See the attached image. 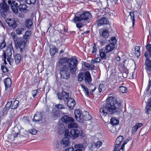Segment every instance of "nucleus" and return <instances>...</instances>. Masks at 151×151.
Returning <instances> with one entry per match:
<instances>
[{"label":"nucleus","instance_id":"nucleus-1","mask_svg":"<svg viewBox=\"0 0 151 151\" xmlns=\"http://www.w3.org/2000/svg\"><path fill=\"white\" fill-rule=\"evenodd\" d=\"M122 107V103L117 101V99L113 97L110 96L106 99V102L104 104L103 107L100 110L101 115L106 116L108 112L110 114H118L119 110Z\"/></svg>","mask_w":151,"mask_h":151},{"label":"nucleus","instance_id":"nucleus-2","mask_svg":"<svg viewBox=\"0 0 151 151\" xmlns=\"http://www.w3.org/2000/svg\"><path fill=\"white\" fill-rule=\"evenodd\" d=\"M78 60L75 58H72L69 60L65 65L61 66L60 69V74L61 78L66 80L70 78L69 70L72 74L74 73L77 69Z\"/></svg>","mask_w":151,"mask_h":151},{"label":"nucleus","instance_id":"nucleus-3","mask_svg":"<svg viewBox=\"0 0 151 151\" xmlns=\"http://www.w3.org/2000/svg\"><path fill=\"white\" fill-rule=\"evenodd\" d=\"M11 35L14 38L16 48L19 49L22 52L24 49L25 44L27 41V40L17 37L15 33L14 32H11Z\"/></svg>","mask_w":151,"mask_h":151},{"label":"nucleus","instance_id":"nucleus-4","mask_svg":"<svg viewBox=\"0 0 151 151\" xmlns=\"http://www.w3.org/2000/svg\"><path fill=\"white\" fill-rule=\"evenodd\" d=\"M91 17V14L87 12H84L82 14L76 13L75 14L74 19L72 20L74 22L76 23L77 22L86 20Z\"/></svg>","mask_w":151,"mask_h":151},{"label":"nucleus","instance_id":"nucleus-5","mask_svg":"<svg viewBox=\"0 0 151 151\" xmlns=\"http://www.w3.org/2000/svg\"><path fill=\"white\" fill-rule=\"evenodd\" d=\"M12 50L10 48H7L6 51L5 52H4L3 54L2 55V57H3L4 63L6 64V59L9 64L12 65L13 62V60L12 58Z\"/></svg>","mask_w":151,"mask_h":151},{"label":"nucleus","instance_id":"nucleus-6","mask_svg":"<svg viewBox=\"0 0 151 151\" xmlns=\"http://www.w3.org/2000/svg\"><path fill=\"white\" fill-rule=\"evenodd\" d=\"M109 41L110 43L106 45L105 49V51L106 53L111 52L114 49L115 47L116 40L114 37H112Z\"/></svg>","mask_w":151,"mask_h":151},{"label":"nucleus","instance_id":"nucleus-7","mask_svg":"<svg viewBox=\"0 0 151 151\" xmlns=\"http://www.w3.org/2000/svg\"><path fill=\"white\" fill-rule=\"evenodd\" d=\"M9 6L4 2L0 4V12L2 17L3 18H6L9 13Z\"/></svg>","mask_w":151,"mask_h":151},{"label":"nucleus","instance_id":"nucleus-8","mask_svg":"<svg viewBox=\"0 0 151 151\" xmlns=\"http://www.w3.org/2000/svg\"><path fill=\"white\" fill-rule=\"evenodd\" d=\"M123 139V137L122 136H119L117 138L115 142V146L113 151H124V147L122 146L119 149Z\"/></svg>","mask_w":151,"mask_h":151},{"label":"nucleus","instance_id":"nucleus-9","mask_svg":"<svg viewBox=\"0 0 151 151\" xmlns=\"http://www.w3.org/2000/svg\"><path fill=\"white\" fill-rule=\"evenodd\" d=\"M8 3L9 4H11V8L13 12L15 14L17 13L19 6L18 3L13 0H9Z\"/></svg>","mask_w":151,"mask_h":151},{"label":"nucleus","instance_id":"nucleus-10","mask_svg":"<svg viewBox=\"0 0 151 151\" xmlns=\"http://www.w3.org/2000/svg\"><path fill=\"white\" fill-rule=\"evenodd\" d=\"M82 116L84 118L81 119L79 118L77 119V121L80 122H83L84 121H87L90 120L91 118L90 115L89 114V113L87 111H84L82 113Z\"/></svg>","mask_w":151,"mask_h":151},{"label":"nucleus","instance_id":"nucleus-11","mask_svg":"<svg viewBox=\"0 0 151 151\" xmlns=\"http://www.w3.org/2000/svg\"><path fill=\"white\" fill-rule=\"evenodd\" d=\"M6 22L9 26L11 27L13 29H15L17 26L15 19L14 18L7 19L6 20Z\"/></svg>","mask_w":151,"mask_h":151},{"label":"nucleus","instance_id":"nucleus-12","mask_svg":"<svg viewBox=\"0 0 151 151\" xmlns=\"http://www.w3.org/2000/svg\"><path fill=\"white\" fill-rule=\"evenodd\" d=\"M4 83L5 85V90L7 92H10L12 91L11 85L12 81L9 78H7L4 81Z\"/></svg>","mask_w":151,"mask_h":151},{"label":"nucleus","instance_id":"nucleus-13","mask_svg":"<svg viewBox=\"0 0 151 151\" xmlns=\"http://www.w3.org/2000/svg\"><path fill=\"white\" fill-rule=\"evenodd\" d=\"M68 128L72 129L70 130V132H80V131L76 128H78V126L76 123H71L68 124Z\"/></svg>","mask_w":151,"mask_h":151},{"label":"nucleus","instance_id":"nucleus-14","mask_svg":"<svg viewBox=\"0 0 151 151\" xmlns=\"http://www.w3.org/2000/svg\"><path fill=\"white\" fill-rule=\"evenodd\" d=\"M86 144L87 142H85L83 144H79L75 145L74 146L75 148L77 149L74 151H82L84 150Z\"/></svg>","mask_w":151,"mask_h":151},{"label":"nucleus","instance_id":"nucleus-15","mask_svg":"<svg viewBox=\"0 0 151 151\" xmlns=\"http://www.w3.org/2000/svg\"><path fill=\"white\" fill-rule=\"evenodd\" d=\"M28 6L25 4H20L19 6V10L22 13H26L28 11Z\"/></svg>","mask_w":151,"mask_h":151},{"label":"nucleus","instance_id":"nucleus-16","mask_svg":"<svg viewBox=\"0 0 151 151\" xmlns=\"http://www.w3.org/2000/svg\"><path fill=\"white\" fill-rule=\"evenodd\" d=\"M69 137H63L60 142L61 145H63V147H66L69 146L70 143L69 141Z\"/></svg>","mask_w":151,"mask_h":151},{"label":"nucleus","instance_id":"nucleus-17","mask_svg":"<svg viewBox=\"0 0 151 151\" xmlns=\"http://www.w3.org/2000/svg\"><path fill=\"white\" fill-rule=\"evenodd\" d=\"M67 104L70 109H72L76 104V102L74 99L70 98L68 99Z\"/></svg>","mask_w":151,"mask_h":151},{"label":"nucleus","instance_id":"nucleus-18","mask_svg":"<svg viewBox=\"0 0 151 151\" xmlns=\"http://www.w3.org/2000/svg\"><path fill=\"white\" fill-rule=\"evenodd\" d=\"M84 76V80L85 83H90L91 81V75L90 73L88 71H86L85 73Z\"/></svg>","mask_w":151,"mask_h":151},{"label":"nucleus","instance_id":"nucleus-19","mask_svg":"<svg viewBox=\"0 0 151 151\" xmlns=\"http://www.w3.org/2000/svg\"><path fill=\"white\" fill-rule=\"evenodd\" d=\"M64 135L72 139H75L78 136L79 134L77 133H65Z\"/></svg>","mask_w":151,"mask_h":151},{"label":"nucleus","instance_id":"nucleus-20","mask_svg":"<svg viewBox=\"0 0 151 151\" xmlns=\"http://www.w3.org/2000/svg\"><path fill=\"white\" fill-rule=\"evenodd\" d=\"M109 21L107 18L105 17H102L101 19H99L97 22L98 26L106 24L108 23Z\"/></svg>","mask_w":151,"mask_h":151},{"label":"nucleus","instance_id":"nucleus-21","mask_svg":"<svg viewBox=\"0 0 151 151\" xmlns=\"http://www.w3.org/2000/svg\"><path fill=\"white\" fill-rule=\"evenodd\" d=\"M62 121L65 123H67L70 122H73L74 120L71 117L67 115H64L62 117Z\"/></svg>","mask_w":151,"mask_h":151},{"label":"nucleus","instance_id":"nucleus-22","mask_svg":"<svg viewBox=\"0 0 151 151\" xmlns=\"http://www.w3.org/2000/svg\"><path fill=\"white\" fill-rule=\"evenodd\" d=\"M42 119V117L41 113L40 112H37L34 116L33 119V121L39 122L41 121Z\"/></svg>","mask_w":151,"mask_h":151},{"label":"nucleus","instance_id":"nucleus-23","mask_svg":"<svg viewBox=\"0 0 151 151\" xmlns=\"http://www.w3.org/2000/svg\"><path fill=\"white\" fill-rule=\"evenodd\" d=\"M50 53L52 56H53L55 53L57 52L58 50L55 46L53 45H51L50 47Z\"/></svg>","mask_w":151,"mask_h":151},{"label":"nucleus","instance_id":"nucleus-24","mask_svg":"<svg viewBox=\"0 0 151 151\" xmlns=\"http://www.w3.org/2000/svg\"><path fill=\"white\" fill-rule=\"evenodd\" d=\"M134 14L133 12H130L129 15L128 16L127 18L126 19V20L127 21L128 19H130L132 22V27H134V24L135 20L134 17Z\"/></svg>","mask_w":151,"mask_h":151},{"label":"nucleus","instance_id":"nucleus-25","mask_svg":"<svg viewBox=\"0 0 151 151\" xmlns=\"http://www.w3.org/2000/svg\"><path fill=\"white\" fill-rule=\"evenodd\" d=\"M145 68L148 70H151V61L149 59H146L145 62Z\"/></svg>","mask_w":151,"mask_h":151},{"label":"nucleus","instance_id":"nucleus-26","mask_svg":"<svg viewBox=\"0 0 151 151\" xmlns=\"http://www.w3.org/2000/svg\"><path fill=\"white\" fill-rule=\"evenodd\" d=\"M100 36H102L105 38H107L109 35V32L107 30H104L102 32H100Z\"/></svg>","mask_w":151,"mask_h":151},{"label":"nucleus","instance_id":"nucleus-27","mask_svg":"<svg viewBox=\"0 0 151 151\" xmlns=\"http://www.w3.org/2000/svg\"><path fill=\"white\" fill-rule=\"evenodd\" d=\"M25 28L24 27H18L16 29V32L17 34L18 35L22 34L25 30Z\"/></svg>","mask_w":151,"mask_h":151},{"label":"nucleus","instance_id":"nucleus-28","mask_svg":"<svg viewBox=\"0 0 151 151\" xmlns=\"http://www.w3.org/2000/svg\"><path fill=\"white\" fill-rule=\"evenodd\" d=\"M99 52L100 56L101 59H105L107 57L106 54L107 53H106L105 50L104 51L102 49H101L99 50Z\"/></svg>","mask_w":151,"mask_h":151},{"label":"nucleus","instance_id":"nucleus-29","mask_svg":"<svg viewBox=\"0 0 151 151\" xmlns=\"http://www.w3.org/2000/svg\"><path fill=\"white\" fill-rule=\"evenodd\" d=\"M111 124L112 126H116L119 123V121L114 118H112L110 120Z\"/></svg>","mask_w":151,"mask_h":151},{"label":"nucleus","instance_id":"nucleus-30","mask_svg":"<svg viewBox=\"0 0 151 151\" xmlns=\"http://www.w3.org/2000/svg\"><path fill=\"white\" fill-rule=\"evenodd\" d=\"M25 26L28 28H30L32 25V20L30 19L26 20L25 21Z\"/></svg>","mask_w":151,"mask_h":151},{"label":"nucleus","instance_id":"nucleus-31","mask_svg":"<svg viewBox=\"0 0 151 151\" xmlns=\"http://www.w3.org/2000/svg\"><path fill=\"white\" fill-rule=\"evenodd\" d=\"M19 101L17 100L14 101V102L12 101V104L11 109H14L16 108L19 104Z\"/></svg>","mask_w":151,"mask_h":151},{"label":"nucleus","instance_id":"nucleus-32","mask_svg":"<svg viewBox=\"0 0 151 151\" xmlns=\"http://www.w3.org/2000/svg\"><path fill=\"white\" fill-rule=\"evenodd\" d=\"M63 99L64 101H66L69 97V94L64 91H62Z\"/></svg>","mask_w":151,"mask_h":151},{"label":"nucleus","instance_id":"nucleus-33","mask_svg":"<svg viewBox=\"0 0 151 151\" xmlns=\"http://www.w3.org/2000/svg\"><path fill=\"white\" fill-rule=\"evenodd\" d=\"M102 145V142L100 141H98L96 142H93V145H92L91 147H93L96 148H99Z\"/></svg>","mask_w":151,"mask_h":151},{"label":"nucleus","instance_id":"nucleus-34","mask_svg":"<svg viewBox=\"0 0 151 151\" xmlns=\"http://www.w3.org/2000/svg\"><path fill=\"white\" fill-rule=\"evenodd\" d=\"M81 114V112L80 110L79 109H76L74 111V114L75 118L77 121L78 118H79V117H80V115ZM79 118L81 119L80 118Z\"/></svg>","mask_w":151,"mask_h":151},{"label":"nucleus","instance_id":"nucleus-35","mask_svg":"<svg viewBox=\"0 0 151 151\" xmlns=\"http://www.w3.org/2000/svg\"><path fill=\"white\" fill-rule=\"evenodd\" d=\"M135 55L137 58H139L140 55V47L136 46L135 48Z\"/></svg>","mask_w":151,"mask_h":151},{"label":"nucleus","instance_id":"nucleus-36","mask_svg":"<svg viewBox=\"0 0 151 151\" xmlns=\"http://www.w3.org/2000/svg\"><path fill=\"white\" fill-rule=\"evenodd\" d=\"M81 87L83 89V91L85 93L86 95L88 97L89 94V92L88 88L83 84H81Z\"/></svg>","mask_w":151,"mask_h":151},{"label":"nucleus","instance_id":"nucleus-37","mask_svg":"<svg viewBox=\"0 0 151 151\" xmlns=\"http://www.w3.org/2000/svg\"><path fill=\"white\" fill-rule=\"evenodd\" d=\"M21 55L19 54H17L15 57V62L16 64H18L20 62L21 59Z\"/></svg>","mask_w":151,"mask_h":151},{"label":"nucleus","instance_id":"nucleus-38","mask_svg":"<svg viewBox=\"0 0 151 151\" xmlns=\"http://www.w3.org/2000/svg\"><path fill=\"white\" fill-rule=\"evenodd\" d=\"M18 135V134L17 133H15L14 134H9V136L8 137L11 139L12 140H14V138L17 137Z\"/></svg>","mask_w":151,"mask_h":151},{"label":"nucleus","instance_id":"nucleus-39","mask_svg":"<svg viewBox=\"0 0 151 151\" xmlns=\"http://www.w3.org/2000/svg\"><path fill=\"white\" fill-rule=\"evenodd\" d=\"M84 65L86 67L90 70H92L94 67V65H93L92 64H89L87 63H85Z\"/></svg>","mask_w":151,"mask_h":151},{"label":"nucleus","instance_id":"nucleus-40","mask_svg":"<svg viewBox=\"0 0 151 151\" xmlns=\"http://www.w3.org/2000/svg\"><path fill=\"white\" fill-rule=\"evenodd\" d=\"M31 35V32L29 31H27L25 32V35L23 37L24 38H22V39H26L27 41L26 43L27 42V37H29Z\"/></svg>","mask_w":151,"mask_h":151},{"label":"nucleus","instance_id":"nucleus-41","mask_svg":"<svg viewBox=\"0 0 151 151\" xmlns=\"http://www.w3.org/2000/svg\"><path fill=\"white\" fill-rule=\"evenodd\" d=\"M78 81H79L81 82L83 79L84 78L83 73H80L78 75Z\"/></svg>","mask_w":151,"mask_h":151},{"label":"nucleus","instance_id":"nucleus-42","mask_svg":"<svg viewBox=\"0 0 151 151\" xmlns=\"http://www.w3.org/2000/svg\"><path fill=\"white\" fill-rule=\"evenodd\" d=\"M6 46V44L5 41L3 40L2 42L0 43V48L1 49L5 48Z\"/></svg>","mask_w":151,"mask_h":151},{"label":"nucleus","instance_id":"nucleus-43","mask_svg":"<svg viewBox=\"0 0 151 151\" xmlns=\"http://www.w3.org/2000/svg\"><path fill=\"white\" fill-rule=\"evenodd\" d=\"M76 27L78 28H80L83 26V24L80 22H77L76 23Z\"/></svg>","mask_w":151,"mask_h":151},{"label":"nucleus","instance_id":"nucleus-44","mask_svg":"<svg viewBox=\"0 0 151 151\" xmlns=\"http://www.w3.org/2000/svg\"><path fill=\"white\" fill-rule=\"evenodd\" d=\"M126 88L123 86H121L119 87V91L120 92L125 93L126 91Z\"/></svg>","mask_w":151,"mask_h":151},{"label":"nucleus","instance_id":"nucleus-45","mask_svg":"<svg viewBox=\"0 0 151 151\" xmlns=\"http://www.w3.org/2000/svg\"><path fill=\"white\" fill-rule=\"evenodd\" d=\"M55 107L59 109H63L65 108V106L62 104H57L55 105Z\"/></svg>","mask_w":151,"mask_h":151},{"label":"nucleus","instance_id":"nucleus-46","mask_svg":"<svg viewBox=\"0 0 151 151\" xmlns=\"http://www.w3.org/2000/svg\"><path fill=\"white\" fill-rule=\"evenodd\" d=\"M60 128H61V129H60V127L59 128V130L60 132H64L63 130L65 129V127L63 125H61L60 126ZM69 132L68 131V130L66 129L65 130L64 132Z\"/></svg>","mask_w":151,"mask_h":151},{"label":"nucleus","instance_id":"nucleus-47","mask_svg":"<svg viewBox=\"0 0 151 151\" xmlns=\"http://www.w3.org/2000/svg\"><path fill=\"white\" fill-rule=\"evenodd\" d=\"M97 50V47L96 45L95 44H93V49L92 51V53L93 54H96V52Z\"/></svg>","mask_w":151,"mask_h":151},{"label":"nucleus","instance_id":"nucleus-48","mask_svg":"<svg viewBox=\"0 0 151 151\" xmlns=\"http://www.w3.org/2000/svg\"><path fill=\"white\" fill-rule=\"evenodd\" d=\"M36 0H26V2L28 4H34Z\"/></svg>","mask_w":151,"mask_h":151},{"label":"nucleus","instance_id":"nucleus-49","mask_svg":"<svg viewBox=\"0 0 151 151\" xmlns=\"http://www.w3.org/2000/svg\"><path fill=\"white\" fill-rule=\"evenodd\" d=\"M38 92V90H35L32 91V94L33 98H34L37 95Z\"/></svg>","mask_w":151,"mask_h":151},{"label":"nucleus","instance_id":"nucleus-50","mask_svg":"<svg viewBox=\"0 0 151 151\" xmlns=\"http://www.w3.org/2000/svg\"><path fill=\"white\" fill-rule=\"evenodd\" d=\"M1 68L2 71L4 73L8 71V70L7 68L4 66H1Z\"/></svg>","mask_w":151,"mask_h":151},{"label":"nucleus","instance_id":"nucleus-51","mask_svg":"<svg viewBox=\"0 0 151 151\" xmlns=\"http://www.w3.org/2000/svg\"><path fill=\"white\" fill-rule=\"evenodd\" d=\"M65 62V60L64 58H62L60 59L59 60V63L61 65H62L64 64Z\"/></svg>","mask_w":151,"mask_h":151},{"label":"nucleus","instance_id":"nucleus-52","mask_svg":"<svg viewBox=\"0 0 151 151\" xmlns=\"http://www.w3.org/2000/svg\"><path fill=\"white\" fill-rule=\"evenodd\" d=\"M145 56L146 58V59H148L149 57L151 56V54L149 52H146L145 53Z\"/></svg>","mask_w":151,"mask_h":151},{"label":"nucleus","instance_id":"nucleus-53","mask_svg":"<svg viewBox=\"0 0 151 151\" xmlns=\"http://www.w3.org/2000/svg\"><path fill=\"white\" fill-rule=\"evenodd\" d=\"M151 81L150 80L148 81V86L146 89V91H147L149 90L151 86Z\"/></svg>","mask_w":151,"mask_h":151},{"label":"nucleus","instance_id":"nucleus-54","mask_svg":"<svg viewBox=\"0 0 151 151\" xmlns=\"http://www.w3.org/2000/svg\"><path fill=\"white\" fill-rule=\"evenodd\" d=\"M142 4V0H139L137 2V4L138 5V8H139L141 7Z\"/></svg>","mask_w":151,"mask_h":151},{"label":"nucleus","instance_id":"nucleus-55","mask_svg":"<svg viewBox=\"0 0 151 151\" xmlns=\"http://www.w3.org/2000/svg\"><path fill=\"white\" fill-rule=\"evenodd\" d=\"M146 49L149 52H151V44H148L146 46Z\"/></svg>","mask_w":151,"mask_h":151},{"label":"nucleus","instance_id":"nucleus-56","mask_svg":"<svg viewBox=\"0 0 151 151\" xmlns=\"http://www.w3.org/2000/svg\"><path fill=\"white\" fill-rule=\"evenodd\" d=\"M129 75V73L127 71L124 72L122 73L123 77L124 78H127Z\"/></svg>","mask_w":151,"mask_h":151},{"label":"nucleus","instance_id":"nucleus-57","mask_svg":"<svg viewBox=\"0 0 151 151\" xmlns=\"http://www.w3.org/2000/svg\"><path fill=\"white\" fill-rule=\"evenodd\" d=\"M9 110V109L5 107L3 110V114L4 115H6V114L7 112Z\"/></svg>","mask_w":151,"mask_h":151},{"label":"nucleus","instance_id":"nucleus-58","mask_svg":"<svg viewBox=\"0 0 151 151\" xmlns=\"http://www.w3.org/2000/svg\"><path fill=\"white\" fill-rule=\"evenodd\" d=\"M12 104V101H9L8 102L7 104H6V107L7 108L9 109V108H11V106Z\"/></svg>","mask_w":151,"mask_h":151},{"label":"nucleus","instance_id":"nucleus-59","mask_svg":"<svg viewBox=\"0 0 151 151\" xmlns=\"http://www.w3.org/2000/svg\"><path fill=\"white\" fill-rule=\"evenodd\" d=\"M118 0H109V1H107L108 2L109 1H110L112 5H114L116 4Z\"/></svg>","mask_w":151,"mask_h":151},{"label":"nucleus","instance_id":"nucleus-60","mask_svg":"<svg viewBox=\"0 0 151 151\" xmlns=\"http://www.w3.org/2000/svg\"><path fill=\"white\" fill-rule=\"evenodd\" d=\"M57 96L58 97V99L60 100H61L63 99V96L62 95V93L61 94L58 93L57 94Z\"/></svg>","mask_w":151,"mask_h":151},{"label":"nucleus","instance_id":"nucleus-61","mask_svg":"<svg viewBox=\"0 0 151 151\" xmlns=\"http://www.w3.org/2000/svg\"><path fill=\"white\" fill-rule=\"evenodd\" d=\"M138 129V128H137L136 126L135 125L134 127H132V130L133 132H135L137 131V130Z\"/></svg>","mask_w":151,"mask_h":151},{"label":"nucleus","instance_id":"nucleus-62","mask_svg":"<svg viewBox=\"0 0 151 151\" xmlns=\"http://www.w3.org/2000/svg\"><path fill=\"white\" fill-rule=\"evenodd\" d=\"M104 86V85L102 84H100L99 88V92H101L102 91V88Z\"/></svg>","mask_w":151,"mask_h":151},{"label":"nucleus","instance_id":"nucleus-63","mask_svg":"<svg viewBox=\"0 0 151 151\" xmlns=\"http://www.w3.org/2000/svg\"><path fill=\"white\" fill-rule=\"evenodd\" d=\"M142 125L143 124L142 123H138L135 124V125L138 128V129L142 126Z\"/></svg>","mask_w":151,"mask_h":151},{"label":"nucleus","instance_id":"nucleus-64","mask_svg":"<svg viewBox=\"0 0 151 151\" xmlns=\"http://www.w3.org/2000/svg\"><path fill=\"white\" fill-rule=\"evenodd\" d=\"M129 141V140L128 139L124 141V143H123V144H122L121 146H122V147H124V145L127 143Z\"/></svg>","mask_w":151,"mask_h":151}]
</instances>
